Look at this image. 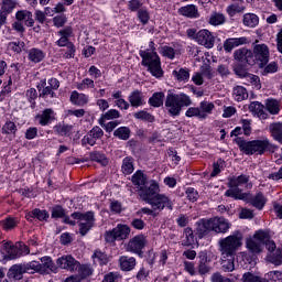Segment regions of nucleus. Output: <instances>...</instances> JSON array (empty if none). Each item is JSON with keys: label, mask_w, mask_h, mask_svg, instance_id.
<instances>
[{"label": "nucleus", "mask_w": 282, "mask_h": 282, "mask_svg": "<svg viewBox=\"0 0 282 282\" xmlns=\"http://www.w3.org/2000/svg\"><path fill=\"white\" fill-rule=\"evenodd\" d=\"M243 235L240 231L219 240V252L221 254V267L224 272L235 270V253L243 246Z\"/></svg>", "instance_id": "f257e3e1"}, {"label": "nucleus", "mask_w": 282, "mask_h": 282, "mask_svg": "<svg viewBox=\"0 0 282 282\" xmlns=\"http://www.w3.org/2000/svg\"><path fill=\"white\" fill-rule=\"evenodd\" d=\"M240 151L246 155H263L264 153H274L276 145L272 144L268 138L246 141L241 138L236 139Z\"/></svg>", "instance_id": "f03ea898"}, {"label": "nucleus", "mask_w": 282, "mask_h": 282, "mask_svg": "<svg viewBox=\"0 0 282 282\" xmlns=\"http://www.w3.org/2000/svg\"><path fill=\"white\" fill-rule=\"evenodd\" d=\"M193 105V99L186 93L175 94L172 90L167 91L165 97L164 107L165 111L172 118H177L184 107H191Z\"/></svg>", "instance_id": "7ed1b4c3"}, {"label": "nucleus", "mask_w": 282, "mask_h": 282, "mask_svg": "<svg viewBox=\"0 0 282 282\" xmlns=\"http://www.w3.org/2000/svg\"><path fill=\"white\" fill-rule=\"evenodd\" d=\"M150 50L140 51V56L142 58L141 64L143 67H148V70L155 78H162L164 72L162 70V62L160 61V55L155 52V43L151 41L149 43Z\"/></svg>", "instance_id": "20e7f679"}, {"label": "nucleus", "mask_w": 282, "mask_h": 282, "mask_svg": "<svg viewBox=\"0 0 282 282\" xmlns=\"http://www.w3.org/2000/svg\"><path fill=\"white\" fill-rule=\"evenodd\" d=\"M131 182L141 199H149L153 193H160V185L155 181L149 183V177L142 171L131 176Z\"/></svg>", "instance_id": "39448f33"}, {"label": "nucleus", "mask_w": 282, "mask_h": 282, "mask_svg": "<svg viewBox=\"0 0 282 282\" xmlns=\"http://www.w3.org/2000/svg\"><path fill=\"white\" fill-rule=\"evenodd\" d=\"M221 232L226 234L230 230V223L226 218L214 217L210 219H200L196 223V235L199 239L206 235V232Z\"/></svg>", "instance_id": "423d86ee"}, {"label": "nucleus", "mask_w": 282, "mask_h": 282, "mask_svg": "<svg viewBox=\"0 0 282 282\" xmlns=\"http://www.w3.org/2000/svg\"><path fill=\"white\" fill-rule=\"evenodd\" d=\"M229 188L226 191V197H232L234 199H241L243 197V191H250L252 183L250 182V175L241 174L237 177L229 178Z\"/></svg>", "instance_id": "0eeeda50"}, {"label": "nucleus", "mask_w": 282, "mask_h": 282, "mask_svg": "<svg viewBox=\"0 0 282 282\" xmlns=\"http://www.w3.org/2000/svg\"><path fill=\"white\" fill-rule=\"evenodd\" d=\"M2 250L6 253V259L13 260L23 257V254L30 253V247L25 246L22 242H17L15 245L12 241H2Z\"/></svg>", "instance_id": "6e6552de"}, {"label": "nucleus", "mask_w": 282, "mask_h": 282, "mask_svg": "<svg viewBox=\"0 0 282 282\" xmlns=\"http://www.w3.org/2000/svg\"><path fill=\"white\" fill-rule=\"evenodd\" d=\"M70 217L79 221V235H82V237H85V235H87L96 224V216L94 215V212H76L73 213Z\"/></svg>", "instance_id": "1a4fd4ad"}, {"label": "nucleus", "mask_w": 282, "mask_h": 282, "mask_svg": "<svg viewBox=\"0 0 282 282\" xmlns=\"http://www.w3.org/2000/svg\"><path fill=\"white\" fill-rule=\"evenodd\" d=\"M263 241H268V231L258 230L253 237L246 240V248L251 254H261L263 252Z\"/></svg>", "instance_id": "9d476101"}, {"label": "nucleus", "mask_w": 282, "mask_h": 282, "mask_svg": "<svg viewBox=\"0 0 282 282\" xmlns=\"http://www.w3.org/2000/svg\"><path fill=\"white\" fill-rule=\"evenodd\" d=\"M158 193L159 192H154L150 194L148 198H142L143 202L150 204V206H152V210H164V208L173 210V200L170 199L169 196Z\"/></svg>", "instance_id": "9b49d317"}, {"label": "nucleus", "mask_w": 282, "mask_h": 282, "mask_svg": "<svg viewBox=\"0 0 282 282\" xmlns=\"http://www.w3.org/2000/svg\"><path fill=\"white\" fill-rule=\"evenodd\" d=\"M252 58L253 65H258V67L263 68L270 62V47L265 44H256L253 45Z\"/></svg>", "instance_id": "f8f14e48"}, {"label": "nucleus", "mask_w": 282, "mask_h": 282, "mask_svg": "<svg viewBox=\"0 0 282 282\" xmlns=\"http://www.w3.org/2000/svg\"><path fill=\"white\" fill-rule=\"evenodd\" d=\"M131 234V229L127 225H117L112 230L106 231L105 240L107 243H113V241H122L127 239Z\"/></svg>", "instance_id": "ddd939ff"}, {"label": "nucleus", "mask_w": 282, "mask_h": 282, "mask_svg": "<svg viewBox=\"0 0 282 282\" xmlns=\"http://www.w3.org/2000/svg\"><path fill=\"white\" fill-rule=\"evenodd\" d=\"M149 241L147 240V236L138 235L131 238L126 245V251L132 252V254H142V250L147 248Z\"/></svg>", "instance_id": "4468645a"}, {"label": "nucleus", "mask_w": 282, "mask_h": 282, "mask_svg": "<svg viewBox=\"0 0 282 282\" xmlns=\"http://www.w3.org/2000/svg\"><path fill=\"white\" fill-rule=\"evenodd\" d=\"M195 41L198 43V45L207 47V50L215 47V35H213V33L207 29L199 30L196 33Z\"/></svg>", "instance_id": "2eb2a0df"}, {"label": "nucleus", "mask_w": 282, "mask_h": 282, "mask_svg": "<svg viewBox=\"0 0 282 282\" xmlns=\"http://www.w3.org/2000/svg\"><path fill=\"white\" fill-rule=\"evenodd\" d=\"M57 269L67 270V272H76L78 268V260L73 258L72 254L62 256L56 260Z\"/></svg>", "instance_id": "dca6fc26"}, {"label": "nucleus", "mask_w": 282, "mask_h": 282, "mask_svg": "<svg viewBox=\"0 0 282 282\" xmlns=\"http://www.w3.org/2000/svg\"><path fill=\"white\" fill-rule=\"evenodd\" d=\"M105 135V131H102V128L95 126L87 135H85L82 139L83 147H87L89 144L90 147H94L96 144V140H100Z\"/></svg>", "instance_id": "f3484780"}, {"label": "nucleus", "mask_w": 282, "mask_h": 282, "mask_svg": "<svg viewBox=\"0 0 282 282\" xmlns=\"http://www.w3.org/2000/svg\"><path fill=\"white\" fill-rule=\"evenodd\" d=\"M57 36H59V39L55 42V45H57V47H67L72 44L69 39L74 36V29L72 26H65L57 31Z\"/></svg>", "instance_id": "a211bd4d"}, {"label": "nucleus", "mask_w": 282, "mask_h": 282, "mask_svg": "<svg viewBox=\"0 0 282 282\" xmlns=\"http://www.w3.org/2000/svg\"><path fill=\"white\" fill-rule=\"evenodd\" d=\"M250 40L246 36L241 37H229L224 42V50L228 54L235 50V47H241V45H248Z\"/></svg>", "instance_id": "6ab92c4d"}, {"label": "nucleus", "mask_w": 282, "mask_h": 282, "mask_svg": "<svg viewBox=\"0 0 282 282\" xmlns=\"http://www.w3.org/2000/svg\"><path fill=\"white\" fill-rule=\"evenodd\" d=\"M235 61L240 63H247V65H254V59L252 58V51L250 48L241 47L234 52Z\"/></svg>", "instance_id": "aec40b11"}, {"label": "nucleus", "mask_w": 282, "mask_h": 282, "mask_svg": "<svg viewBox=\"0 0 282 282\" xmlns=\"http://www.w3.org/2000/svg\"><path fill=\"white\" fill-rule=\"evenodd\" d=\"M24 274H28V272L25 271V264L18 263L10 267L7 276L11 281H21Z\"/></svg>", "instance_id": "412c9836"}, {"label": "nucleus", "mask_w": 282, "mask_h": 282, "mask_svg": "<svg viewBox=\"0 0 282 282\" xmlns=\"http://www.w3.org/2000/svg\"><path fill=\"white\" fill-rule=\"evenodd\" d=\"M160 54L170 61L175 59V56L182 54V47L180 44H173V46L164 45L160 48Z\"/></svg>", "instance_id": "4be33fe9"}, {"label": "nucleus", "mask_w": 282, "mask_h": 282, "mask_svg": "<svg viewBox=\"0 0 282 282\" xmlns=\"http://www.w3.org/2000/svg\"><path fill=\"white\" fill-rule=\"evenodd\" d=\"M41 268H42V274H50V272H53L56 274L58 272V267H56V263H54V260L50 256H44L40 259Z\"/></svg>", "instance_id": "5701e85b"}, {"label": "nucleus", "mask_w": 282, "mask_h": 282, "mask_svg": "<svg viewBox=\"0 0 282 282\" xmlns=\"http://www.w3.org/2000/svg\"><path fill=\"white\" fill-rule=\"evenodd\" d=\"M137 265L135 258L129 256H121L119 258V267L123 272H131Z\"/></svg>", "instance_id": "b1692460"}, {"label": "nucleus", "mask_w": 282, "mask_h": 282, "mask_svg": "<svg viewBox=\"0 0 282 282\" xmlns=\"http://www.w3.org/2000/svg\"><path fill=\"white\" fill-rule=\"evenodd\" d=\"M17 21H24L26 28H34V18L32 11L20 10L15 13Z\"/></svg>", "instance_id": "393cba45"}, {"label": "nucleus", "mask_w": 282, "mask_h": 282, "mask_svg": "<svg viewBox=\"0 0 282 282\" xmlns=\"http://www.w3.org/2000/svg\"><path fill=\"white\" fill-rule=\"evenodd\" d=\"M249 111L260 118V120L268 119V113L265 112V107L259 101H252L249 105Z\"/></svg>", "instance_id": "a878e982"}, {"label": "nucleus", "mask_w": 282, "mask_h": 282, "mask_svg": "<svg viewBox=\"0 0 282 282\" xmlns=\"http://www.w3.org/2000/svg\"><path fill=\"white\" fill-rule=\"evenodd\" d=\"M36 120H39V124L42 127H47L52 120H54V109L46 108L42 111L41 115H36Z\"/></svg>", "instance_id": "bb28decb"}, {"label": "nucleus", "mask_w": 282, "mask_h": 282, "mask_svg": "<svg viewBox=\"0 0 282 282\" xmlns=\"http://www.w3.org/2000/svg\"><path fill=\"white\" fill-rule=\"evenodd\" d=\"M69 100L72 105H75L76 107H85V105L89 102V96L74 90L70 94Z\"/></svg>", "instance_id": "cd10ccee"}, {"label": "nucleus", "mask_w": 282, "mask_h": 282, "mask_svg": "<svg viewBox=\"0 0 282 282\" xmlns=\"http://www.w3.org/2000/svg\"><path fill=\"white\" fill-rule=\"evenodd\" d=\"M28 59L31 63H41L45 61V51L39 48V47H33L30 48L28 52Z\"/></svg>", "instance_id": "c85d7f7f"}, {"label": "nucleus", "mask_w": 282, "mask_h": 282, "mask_svg": "<svg viewBox=\"0 0 282 282\" xmlns=\"http://www.w3.org/2000/svg\"><path fill=\"white\" fill-rule=\"evenodd\" d=\"M74 273L79 281H83V279H87V276H91V274H94V269L89 264H80V262H78V268Z\"/></svg>", "instance_id": "c756f323"}, {"label": "nucleus", "mask_w": 282, "mask_h": 282, "mask_svg": "<svg viewBox=\"0 0 282 282\" xmlns=\"http://www.w3.org/2000/svg\"><path fill=\"white\" fill-rule=\"evenodd\" d=\"M178 12L182 14V17H187V19H199V10H197L195 4L182 7Z\"/></svg>", "instance_id": "7c9ffc66"}, {"label": "nucleus", "mask_w": 282, "mask_h": 282, "mask_svg": "<svg viewBox=\"0 0 282 282\" xmlns=\"http://www.w3.org/2000/svg\"><path fill=\"white\" fill-rule=\"evenodd\" d=\"M128 100L131 105V107H142V105H144V95L142 94V91L140 90H133L132 93H130Z\"/></svg>", "instance_id": "2f4dec72"}, {"label": "nucleus", "mask_w": 282, "mask_h": 282, "mask_svg": "<svg viewBox=\"0 0 282 282\" xmlns=\"http://www.w3.org/2000/svg\"><path fill=\"white\" fill-rule=\"evenodd\" d=\"M177 83H188L191 80V70L188 68H176L172 72Z\"/></svg>", "instance_id": "473e14b6"}, {"label": "nucleus", "mask_w": 282, "mask_h": 282, "mask_svg": "<svg viewBox=\"0 0 282 282\" xmlns=\"http://www.w3.org/2000/svg\"><path fill=\"white\" fill-rule=\"evenodd\" d=\"M26 219H39V221H47L50 219V213L45 209L35 208L26 214Z\"/></svg>", "instance_id": "72a5a7b5"}, {"label": "nucleus", "mask_w": 282, "mask_h": 282, "mask_svg": "<svg viewBox=\"0 0 282 282\" xmlns=\"http://www.w3.org/2000/svg\"><path fill=\"white\" fill-rule=\"evenodd\" d=\"M248 89L243 86H236L232 89V98L237 102H243V100H248Z\"/></svg>", "instance_id": "f704fd0d"}, {"label": "nucleus", "mask_w": 282, "mask_h": 282, "mask_svg": "<svg viewBox=\"0 0 282 282\" xmlns=\"http://www.w3.org/2000/svg\"><path fill=\"white\" fill-rule=\"evenodd\" d=\"M198 109L200 111V117L203 118V120H206L208 116L213 113V110L215 109V104L204 100L199 102Z\"/></svg>", "instance_id": "c9c22d12"}, {"label": "nucleus", "mask_w": 282, "mask_h": 282, "mask_svg": "<svg viewBox=\"0 0 282 282\" xmlns=\"http://www.w3.org/2000/svg\"><path fill=\"white\" fill-rule=\"evenodd\" d=\"M164 98H165V95H164V91H158V93H154L150 98H149V106L150 107H155V108H159V107H162V105H164Z\"/></svg>", "instance_id": "e433bc0d"}, {"label": "nucleus", "mask_w": 282, "mask_h": 282, "mask_svg": "<svg viewBox=\"0 0 282 282\" xmlns=\"http://www.w3.org/2000/svg\"><path fill=\"white\" fill-rule=\"evenodd\" d=\"M246 10V7L243 6V2H235L229 4L226 8V12L229 17H235L236 14H241Z\"/></svg>", "instance_id": "4c0bfd02"}, {"label": "nucleus", "mask_w": 282, "mask_h": 282, "mask_svg": "<svg viewBox=\"0 0 282 282\" xmlns=\"http://www.w3.org/2000/svg\"><path fill=\"white\" fill-rule=\"evenodd\" d=\"M1 11L4 14H12V12H14V9L17 8V6H19V2H17V0H1Z\"/></svg>", "instance_id": "58836bf2"}, {"label": "nucleus", "mask_w": 282, "mask_h": 282, "mask_svg": "<svg viewBox=\"0 0 282 282\" xmlns=\"http://www.w3.org/2000/svg\"><path fill=\"white\" fill-rule=\"evenodd\" d=\"M93 260L94 263H99V265H107L109 263V257L100 249L95 250L93 254Z\"/></svg>", "instance_id": "ea45409f"}, {"label": "nucleus", "mask_w": 282, "mask_h": 282, "mask_svg": "<svg viewBox=\"0 0 282 282\" xmlns=\"http://www.w3.org/2000/svg\"><path fill=\"white\" fill-rule=\"evenodd\" d=\"M242 23L246 28H257L259 25V17L254 13H246Z\"/></svg>", "instance_id": "a19ab883"}, {"label": "nucleus", "mask_w": 282, "mask_h": 282, "mask_svg": "<svg viewBox=\"0 0 282 282\" xmlns=\"http://www.w3.org/2000/svg\"><path fill=\"white\" fill-rule=\"evenodd\" d=\"M208 23L214 26L224 25V23H226V15H224V13L213 12L209 17Z\"/></svg>", "instance_id": "79ce46f5"}, {"label": "nucleus", "mask_w": 282, "mask_h": 282, "mask_svg": "<svg viewBox=\"0 0 282 282\" xmlns=\"http://www.w3.org/2000/svg\"><path fill=\"white\" fill-rule=\"evenodd\" d=\"M22 264H24L26 274H34V272L42 274L43 269L41 267V262L31 261L29 263H22Z\"/></svg>", "instance_id": "37998d69"}, {"label": "nucleus", "mask_w": 282, "mask_h": 282, "mask_svg": "<svg viewBox=\"0 0 282 282\" xmlns=\"http://www.w3.org/2000/svg\"><path fill=\"white\" fill-rule=\"evenodd\" d=\"M267 260L269 263H273V265H281L282 264V249L278 248L275 251H272L268 257Z\"/></svg>", "instance_id": "c03bdc74"}, {"label": "nucleus", "mask_w": 282, "mask_h": 282, "mask_svg": "<svg viewBox=\"0 0 282 282\" xmlns=\"http://www.w3.org/2000/svg\"><path fill=\"white\" fill-rule=\"evenodd\" d=\"M270 131H271L272 138H274L276 142H280V144H282V123L281 122L272 123L270 126Z\"/></svg>", "instance_id": "a18cd8bd"}, {"label": "nucleus", "mask_w": 282, "mask_h": 282, "mask_svg": "<svg viewBox=\"0 0 282 282\" xmlns=\"http://www.w3.org/2000/svg\"><path fill=\"white\" fill-rule=\"evenodd\" d=\"M113 135L119 140H129L131 138V129L129 127H119L113 131Z\"/></svg>", "instance_id": "49530a36"}, {"label": "nucleus", "mask_w": 282, "mask_h": 282, "mask_svg": "<svg viewBox=\"0 0 282 282\" xmlns=\"http://www.w3.org/2000/svg\"><path fill=\"white\" fill-rule=\"evenodd\" d=\"M121 171L124 175H131L133 173V158L127 156L122 160Z\"/></svg>", "instance_id": "de8ad7c7"}, {"label": "nucleus", "mask_w": 282, "mask_h": 282, "mask_svg": "<svg viewBox=\"0 0 282 282\" xmlns=\"http://www.w3.org/2000/svg\"><path fill=\"white\" fill-rule=\"evenodd\" d=\"M19 129L17 128V123L14 121H6V123L2 126L1 133L3 135H17V131Z\"/></svg>", "instance_id": "09e8293b"}, {"label": "nucleus", "mask_w": 282, "mask_h": 282, "mask_svg": "<svg viewBox=\"0 0 282 282\" xmlns=\"http://www.w3.org/2000/svg\"><path fill=\"white\" fill-rule=\"evenodd\" d=\"M135 120H143L144 122H155V117L145 110H140L133 113Z\"/></svg>", "instance_id": "8fccbe9b"}, {"label": "nucleus", "mask_w": 282, "mask_h": 282, "mask_svg": "<svg viewBox=\"0 0 282 282\" xmlns=\"http://www.w3.org/2000/svg\"><path fill=\"white\" fill-rule=\"evenodd\" d=\"M267 110L272 116L279 115V111H281V105L279 104V100L276 99H269L267 100Z\"/></svg>", "instance_id": "3c124183"}, {"label": "nucleus", "mask_w": 282, "mask_h": 282, "mask_svg": "<svg viewBox=\"0 0 282 282\" xmlns=\"http://www.w3.org/2000/svg\"><path fill=\"white\" fill-rule=\"evenodd\" d=\"M41 85L42 87H44L42 90L39 89L40 91V98H54L56 96V93H54V90L52 88H50V86H45L47 85V80L43 79L41 80Z\"/></svg>", "instance_id": "603ef678"}, {"label": "nucleus", "mask_w": 282, "mask_h": 282, "mask_svg": "<svg viewBox=\"0 0 282 282\" xmlns=\"http://www.w3.org/2000/svg\"><path fill=\"white\" fill-rule=\"evenodd\" d=\"M116 118H120V111L117 109H110L101 116L99 124L102 127L104 122H107V120H116Z\"/></svg>", "instance_id": "864d4df0"}, {"label": "nucleus", "mask_w": 282, "mask_h": 282, "mask_svg": "<svg viewBox=\"0 0 282 282\" xmlns=\"http://www.w3.org/2000/svg\"><path fill=\"white\" fill-rule=\"evenodd\" d=\"M195 243V235L192 228H185L184 238L182 240V246L188 247Z\"/></svg>", "instance_id": "5fc2aeb1"}, {"label": "nucleus", "mask_w": 282, "mask_h": 282, "mask_svg": "<svg viewBox=\"0 0 282 282\" xmlns=\"http://www.w3.org/2000/svg\"><path fill=\"white\" fill-rule=\"evenodd\" d=\"M95 87L96 84L91 78H84L80 83L76 84V89H78L79 91H85V89H94Z\"/></svg>", "instance_id": "6e6d98bb"}, {"label": "nucleus", "mask_w": 282, "mask_h": 282, "mask_svg": "<svg viewBox=\"0 0 282 282\" xmlns=\"http://www.w3.org/2000/svg\"><path fill=\"white\" fill-rule=\"evenodd\" d=\"M138 19L142 25H147L149 21L151 20V13H149V10L147 8H141L138 10Z\"/></svg>", "instance_id": "4d7b16f0"}, {"label": "nucleus", "mask_w": 282, "mask_h": 282, "mask_svg": "<svg viewBox=\"0 0 282 282\" xmlns=\"http://www.w3.org/2000/svg\"><path fill=\"white\" fill-rule=\"evenodd\" d=\"M23 47H25V42L23 41L10 42L8 44V50L14 54H21V52H23Z\"/></svg>", "instance_id": "13d9d810"}, {"label": "nucleus", "mask_w": 282, "mask_h": 282, "mask_svg": "<svg viewBox=\"0 0 282 282\" xmlns=\"http://www.w3.org/2000/svg\"><path fill=\"white\" fill-rule=\"evenodd\" d=\"M90 160H93V162H98L101 166H107L109 164L107 156L100 152L90 153Z\"/></svg>", "instance_id": "bf43d9fd"}, {"label": "nucleus", "mask_w": 282, "mask_h": 282, "mask_svg": "<svg viewBox=\"0 0 282 282\" xmlns=\"http://www.w3.org/2000/svg\"><path fill=\"white\" fill-rule=\"evenodd\" d=\"M252 206L261 210L265 206V196L261 193L257 194L252 199Z\"/></svg>", "instance_id": "052dcab7"}, {"label": "nucleus", "mask_w": 282, "mask_h": 282, "mask_svg": "<svg viewBox=\"0 0 282 282\" xmlns=\"http://www.w3.org/2000/svg\"><path fill=\"white\" fill-rule=\"evenodd\" d=\"M185 116L186 118H198V120H203L199 107L187 108V110L185 111Z\"/></svg>", "instance_id": "680f3d73"}, {"label": "nucleus", "mask_w": 282, "mask_h": 282, "mask_svg": "<svg viewBox=\"0 0 282 282\" xmlns=\"http://www.w3.org/2000/svg\"><path fill=\"white\" fill-rule=\"evenodd\" d=\"M225 164L226 163L221 159L215 162L213 164V171L210 173V177H217V175L221 173V170L224 169Z\"/></svg>", "instance_id": "e2e57ef3"}, {"label": "nucleus", "mask_w": 282, "mask_h": 282, "mask_svg": "<svg viewBox=\"0 0 282 282\" xmlns=\"http://www.w3.org/2000/svg\"><path fill=\"white\" fill-rule=\"evenodd\" d=\"M242 282H269L268 279H261L250 272H247L242 276Z\"/></svg>", "instance_id": "0e129e2a"}, {"label": "nucleus", "mask_w": 282, "mask_h": 282, "mask_svg": "<svg viewBox=\"0 0 282 282\" xmlns=\"http://www.w3.org/2000/svg\"><path fill=\"white\" fill-rule=\"evenodd\" d=\"M67 23V15L59 14L53 18V25L55 28H63Z\"/></svg>", "instance_id": "69168bd1"}, {"label": "nucleus", "mask_w": 282, "mask_h": 282, "mask_svg": "<svg viewBox=\"0 0 282 282\" xmlns=\"http://www.w3.org/2000/svg\"><path fill=\"white\" fill-rule=\"evenodd\" d=\"M122 281V276L119 275L118 272H110L105 275L102 282H120Z\"/></svg>", "instance_id": "338daca9"}, {"label": "nucleus", "mask_w": 282, "mask_h": 282, "mask_svg": "<svg viewBox=\"0 0 282 282\" xmlns=\"http://www.w3.org/2000/svg\"><path fill=\"white\" fill-rule=\"evenodd\" d=\"M267 279L271 282L282 281V272L281 271H271L267 273Z\"/></svg>", "instance_id": "774afa93"}]
</instances>
